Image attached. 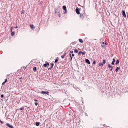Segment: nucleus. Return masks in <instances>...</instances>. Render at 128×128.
<instances>
[{
    "instance_id": "b1692460",
    "label": "nucleus",
    "mask_w": 128,
    "mask_h": 128,
    "mask_svg": "<svg viewBox=\"0 0 128 128\" xmlns=\"http://www.w3.org/2000/svg\"><path fill=\"white\" fill-rule=\"evenodd\" d=\"M58 62V59H56V60H55L54 62L56 63V62Z\"/></svg>"
},
{
    "instance_id": "0eeeda50",
    "label": "nucleus",
    "mask_w": 128,
    "mask_h": 128,
    "mask_svg": "<svg viewBox=\"0 0 128 128\" xmlns=\"http://www.w3.org/2000/svg\"><path fill=\"white\" fill-rule=\"evenodd\" d=\"M6 126H8V128H14V126L10 125V124H8V123H7V124H6Z\"/></svg>"
},
{
    "instance_id": "72a5a7b5",
    "label": "nucleus",
    "mask_w": 128,
    "mask_h": 128,
    "mask_svg": "<svg viewBox=\"0 0 128 128\" xmlns=\"http://www.w3.org/2000/svg\"><path fill=\"white\" fill-rule=\"evenodd\" d=\"M63 56H66V53H64V54H63Z\"/></svg>"
},
{
    "instance_id": "c03bdc74",
    "label": "nucleus",
    "mask_w": 128,
    "mask_h": 128,
    "mask_svg": "<svg viewBox=\"0 0 128 128\" xmlns=\"http://www.w3.org/2000/svg\"><path fill=\"white\" fill-rule=\"evenodd\" d=\"M15 28H18V26H16V27H15Z\"/></svg>"
},
{
    "instance_id": "dca6fc26",
    "label": "nucleus",
    "mask_w": 128,
    "mask_h": 128,
    "mask_svg": "<svg viewBox=\"0 0 128 128\" xmlns=\"http://www.w3.org/2000/svg\"><path fill=\"white\" fill-rule=\"evenodd\" d=\"M33 70L34 72H36V67H34L33 68Z\"/></svg>"
},
{
    "instance_id": "f03ea898",
    "label": "nucleus",
    "mask_w": 128,
    "mask_h": 128,
    "mask_svg": "<svg viewBox=\"0 0 128 128\" xmlns=\"http://www.w3.org/2000/svg\"><path fill=\"white\" fill-rule=\"evenodd\" d=\"M41 94H42L48 95V94H50V92H48V91H42L41 92Z\"/></svg>"
},
{
    "instance_id": "58836bf2",
    "label": "nucleus",
    "mask_w": 128,
    "mask_h": 128,
    "mask_svg": "<svg viewBox=\"0 0 128 128\" xmlns=\"http://www.w3.org/2000/svg\"><path fill=\"white\" fill-rule=\"evenodd\" d=\"M105 44H106V46H108V42H106V43H105Z\"/></svg>"
},
{
    "instance_id": "5701e85b",
    "label": "nucleus",
    "mask_w": 128,
    "mask_h": 128,
    "mask_svg": "<svg viewBox=\"0 0 128 128\" xmlns=\"http://www.w3.org/2000/svg\"><path fill=\"white\" fill-rule=\"evenodd\" d=\"M108 68H112V66H110V64H108Z\"/></svg>"
},
{
    "instance_id": "a19ab883",
    "label": "nucleus",
    "mask_w": 128,
    "mask_h": 128,
    "mask_svg": "<svg viewBox=\"0 0 128 128\" xmlns=\"http://www.w3.org/2000/svg\"><path fill=\"white\" fill-rule=\"evenodd\" d=\"M102 44H104V42H102Z\"/></svg>"
},
{
    "instance_id": "1a4fd4ad",
    "label": "nucleus",
    "mask_w": 128,
    "mask_h": 128,
    "mask_svg": "<svg viewBox=\"0 0 128 128\" xmlns=\"http://www.w3.org/2000/svg\"><path fill=\"white\" fill-rule=\"evenodd\" d=\"M50 64L51 66V68H48V70H52V68L54 67V63H51Z\"/></svg>"
},
{
    "instance_id": "c756f323",
    "label": "nucleus",
    "mask_w": 128,
    "mask_h": 128,
    "mask_svg": "<svg viewBox=\"0 0 128 128\" xmlns=\"http://www.w3.org/2000/svg\"><path fill=\"white\" fill-rule=\"evenodd\" d=\"M34 104H35V106H38V102H35V103H34Z\"/></svg>"
},
{
    "instance_id": "ea45409f",
    "label": "nucleus",
    "mask_w": 128,
    "mask_h": 128,
    "mask_svg": "<svg viewBox=\"0 0 128 128\" xmlns=\"http://www.w3.org/2000/svg\"><path fill=\"white\" fill-rule=\"evenodd\" d=\"M1 122V124H4V122L2 120H1V122Z\"/></svg>"
},
{
    "instance_id": "a211bd4d",
    "label": "nucleus",
    "mask_w": 128,
    "mask_h": 128,
    "mask_svg": "<svg viewBox=\"0 0 128 128\" xmlns=\"http://www.w3.org/2000/svg\"><path fill=\"white\" fill-rule=\"evenodd\" d=\"M74 52H76V54H78V50L77 49H76L74 50Z\"/></svg>"
},
{
    "instance_id": "39448f33",
    "label": "nucleus",
    "mask_w": 128,
    "mask_h": 128,
    "mask_svg": "<svg viewBox=\"0 0 128 128\" xmlns=\"http://www.w3.org/2000/svg\"><path fill=\"white\" fill-rule=\"evenodd\" d=\"M122 14L124 18H126V12L124 10H122Z\"/></svg>"
},
{
    "instance_id": "603ef678",
    "label": "nucleus",
    "mask_w": 128,
    "mask_h": 128,
    "mask_svg": "<svg viewBox=\"0 0 128 128\" xmlns=\"http://www.w3.org/2000/svg\"><path fill=\"white\" fill-rule=\"evenodd\" d=\"M0 122H2V120H0Z\"/></svg>"
},
{
    "instance_id": "a878e982",
    "label": "nucleus",
    "mask_w": 128,
    "mask_h": 128,
    "mask_svg": "<svg viewBox=\"0 0 128 128\" xmlns=\"http://www.w3.org/2000/svg\"><path fill=\"white\" fill-rule=\"evenodd\" d=\"M62 58H64V55H62L61 56Z\"/></svg>"
},
{
    "instance_id": "6e6552de",
    "label": "nucleus",
    "mask_w": 128,
    "mask_h": 128,
    "mask_svg": "<svg viewBox=\"0 0 128 128\" xmlns=\"http://www.w3.org/2000/svg\"><path fill=\"white\" fill-rule=\"evenodd\" d=\"M86 64H90V60H88V59L86 60Z\"/></svg>"
},
{
    "instance_id": "37998d69",
    "label": "nucleus",
    "mask_w": 128,
    "mask_h": 128,
    "mask_svg": "<svg viewBox=\"0 0 128 128\" xmlns=\"http://www.w3.org/2000/svg\"><path fill=\"white\" fill-rule=\"evenodd\" d=\"M110 68H112H112H114V67L112 66V67H110Z\"/></svg>"
},
{
    "instance_id": "473e14b6",
    "label": "nucleus",
    "mask_w": 128,
    "mask_h": 128,
    "mask_svg": "<svg viewBox=\"0 0 128 128\" xmlns=\"http://www.w3.org/2000/svg\"><path fill=\"white\" fill-rule=\"evenodd\" d=\"M6 82H4L2 83V85L4 86V84H6Z\"/></svg>"
},
{
    "instance_id": "f704fd0d",
    "label": "nucleus",
    "mask_w": 128,
    "mask_h": 128,
    "mask_svg": "<svg viewBox=\"0 0 128 128\" xmlns=\"http://www.w3.org/2000/svg\"><path fill=\"white\" fill-rule=\"evenodd\" d=\"M104 46H104V45H101V47H102V48H104Z\"/></svg>"
},
{
    "instance_id": "7c9ffc66",
    "label": "nucleus",
    "mask_w": 128,
    "mask_h": 128,
    "mask_svg": "<svg viewBox=\"0 0 128 128\" xmlns=\"http://www.w3.org/2000/svg\"><path fill=\"white\" fill-rule=\"evenodd\" d=\"M72 56V57L74 56V53H72V54H71V56Z\"/></svg>"
},
{
    "instance_id": "4c0bfd02",
    "label": "nucleus",
    "mask_w": 128,
    "mask_h": 128,
    "mask_svg": "<svg viewBox=\"0 0 128 128\" xmlns=\"http://www.w3.org/2000/svg\"><path fill=\"white\" fill-rule=\"evenodd\" d=\"M1 98H4V94H2L1 95Z\"/></svg>"
},
{
    "instance_id": "de8ad7c7",
    "label": "nucleus",
    "mask_w": 128,
    "mask_h": 128,
    "mask_svg": "<svg viewBox=\"0 0 128 128\" xmlns=\"http://www.w3.org/2000/svg\"><path fill=\"white\" fill-rule=\"evenodd\" d=\"M20 82H22V80H20Z\"/></svg>"
},
{
    "instance_id": "393cba45",
    "label": "nucleus",
    "mask_w": 128,
    "mask_h": 128,
    "mask_svg": "<svg viewBox=\"0 0 128 128\" xmlns=\"http://www.w3.org/2000/svg\"><path fill=\"white\" fill-rule=\"evenodd\" d=\"M20 110H24V108H20Z\"/></svg>"
},
{
    "instance_id": "e433bc0d",
    "label": "nucleus",
    "mask_w": 128,
    "mask_h": 128,
    "mask_svg": "<svg viewBox=\"0 0 128 128\" xmlns=\"http://www.w3.org/2000/svg\"><path fill=\"white\" fill-rule=\"evenodd\" d=\"M34 102H38V100H36V99H34Z\"/></svg>"
},
{
    "instance_id": "09e8293b",
    "label": "nucleus",
    "mask_w": 128,
    "mask_h": 128,
    "mask_svg": "<svg viewBox=\"0 0 128 128\" xmlns=\"http://www.w3.org/2000/svg\"><path fill=\"white\" fill-rule=\"evenodd\" d=\"M20 78V80L21 79V78Z\"/></svg>"
},
{
    "instance_id": "cd10ccee",
    "label": "nucleus",
    "mask_w": 128,
    "mask_h": 128,
    "mask_svg": "<svg viewBox=\"0 0 128 128\" xmlns=\"http://www.w3.org/2000/svg\"><path fill=\"white\" fill-rule=\"evenodd\" d=\"M59 18H60V13L58 12V15Z\"/></svg>"
},
{
    "instance_id": "4468645a",
    "label": "nucleus",
    "mask_w": 128,
    "mask_h": 128,
    "mask_svg": "<svg viewBox=\"0 0 128 128\" xmlns=\"http://www.w3.org/2000/svg\"><path fill=\"white\" fill-rule=\"evenodd\" d=\"M63 10H64L65 12H66V6H63Z\"/></svg>"
},
{
    "instance_id": "aec40b11",
    "label": "nucleus",
    "mask_w": 128,
    "mask_h": 128,
    "mask_svg": "<svg viewBox=\"0 0 128 128\" xmlns=\"http://www.w3.org/2000/svg\"><path fill=\"white\" fill-rule=\"evenodd\" d=\"M56 12H60V10H58V8H56L55 10V14H56Z\"/></svg>"
},
{
    "instance_id": "9d476101",
    "label": "nucleus",
    "mask_w": 128,
    "mask_h": 128,
    "mask_svg": "<svg viewBox=\"0 0 128 128\" xmlns=\"http://www.w3.org/2000/svg\"><path fill=\"white\" fill-rule=\"evenodd\" d=\"M114 62H116V59L114 58L112 60V64H114Z\"/></svg>"
},
{
    "instance_id": "2f4dec72",
    "label": "nucleus",
    "mask_w": 128,
    "mask_h": 128,
    "mask_svg": "<svg viewBox=\"0 0 128 128\" xmlns=\"http://www.w3.org/2000/svg\"><path fill=\"white\" fill-rule=\"evenodd\" d=\"M93 64H96V60H94V61L93 62Z\"/></svg>"
},
{
    "instance_id": "79ce46f5",
    "label": "nucleus",
    "mask_w": 128,
    "mask_h": 128,
    "mask_svg": "<svg viewBox=\"0 0 128 128\" xmlns=\"http://www.w3.org/2000/svg\"><path fill=\"white\" fill-rule=\"evenodd\" d=\"M112 68H111V69L110 70V72H112Z\"/></svg>"
},
{
    "instance_id": "f257e3e1",
    "label": "nucleus",
    "mask_w": 128,
    "mask_h": 128,
    "mask_svg": "<svg viewBox=\"0 0 128 128\" xmlns=\"http://www.w3.org/2000/svg\"><path fill=\"white\" fill-rule=\"evenodd\" d=\"M104 64H106V60H103V62L98 63L99 66H102Z\"/></svg>"
},
{
    "instance_id": "bb28decb",
    "label": "nucleus",
    "mask_w": 128,
    "mask_h": 128,
    "mask_svg": "<svg viewBox=\"0 0 128 128\" xmlns=\"http://www.w3.org/2000/svg\"><path fill=\"white\" fill-rule=\"evenodd\" d=\"M82 54L84 55L86 54V52H82Z\"/></svg>"
},
{
    "instance_id": "2eb2a0df",
    "label": "nucleus",
    "mask_w": 128,
    "mask_h": 128,
    "mask_svg": "<svg viewBox=\"0 0 128 128\" xmlns=\"http://www.w3.org/2000/svg\"><path fill=\"white\" fill-rule=\"evenodd\" d=\"M120 64V60H117L116 61V64Z\"/></svg>"
},
{
    "instance_id": "c85d7f7f",
    "label": "nucleus",
    "mask_w": 128,
    "mask_h": 128,
    "mask_svg": "<svg viewBox=\"0 0 128 128\" xmlns=\"http://www.w3.org/2000/svg\"><path fill=\"white\" fill-rule=\"evenodd\" d=\"M12 26L11 28H10V32H12Z\"/></svg>"
},
{
    "instance_id": "9b49d317",
    "label": "nucleus",
    "mask_w": 128,
    "mask_h": 128,
    "mask_svg": "<svg viewBox=\"0 0 128 128\" xmlns=\"http://www.w3.org/2000/svg\"><path fill=\"white\" fill-rule=\"evenodd\" d=\"M120 68L119 67H116V69L115 70V72H118V70H120Z\"/></svg>"
},
{
    "instance_id": "6ab92c4d",
    "label": "nucleus",
    "mask_w": 128,
    "mask_h": 128,
    "mask_svg": "<svg viewBox=\"0 0 128 128\" xmlns=\"http://www.w3.org/2000/svg\"><path fill=\"white\" fill-rule=\"evenodd\" d=\"M80 18H84V14H80Z\"/></svg>"
},
{
    "instance_id": "49530a36",
    "label": "nucleus",
    "mask_w": 128,
    "mask_h": 128,
    "mask_svg": "<svg viewBox=\"0 0 128 128\" xmlns=\"http://www.w3.org/2000/svg\"><path fill=\"white\" fill-rule=\"evenodd\" d=\"M107 128H110V126H107Z\"/></svg>"
},
{
    "instance_id": "423d86ee",
    "label": "nucleus",
    "mask_w": 128,
    "mask_h": 128,
    "mask_svg": "<svg viewBox=\"0 0 128 128\" xmlns=\"http://www.w3.org/2000/svg\"><path fill=\"white\" fill-rule=\"evenodd\" d=\"M76 12L77 14H80V9L78 8H76Z\"/></svg>"
},
{
    "instance_id": "3c124183",
    "label": "nucleus",
    "mask_w": 128,
    "mask_h": 128,
    "mask_svg": "<svg viewBox=\"0 0 128 128\" xmlns=\"http://www.w3.org/2000/svg\"><path fill=\"white\" fill-rule=\"evenodd\" d=\"M22 14H24V12H22Z\"/></svg>"
},
{
    "instance_id": "c9c22d12",
    "label": "nucleus",
    "mask_w": 128,
    "mask_h": 128,
    "mask_svg": "<svg viewBox=\"0 0 128 128\" xmlns=\"http://www.w3.org/2000/svg\"><path fill=\"white\" fill-rule=\"evenodd\" d=\"M8 82V79H5L4 82Z\"/></svg>"
},
{
    "instance_id": "412c9836",
    "label": "nucleus",
    "mask_w": 128,
    "mask_h": 128,
    "mask_svg": "<svg viewBox=\"0 0 128 128\" xmlns=\"http://www.w3.org/2000/svg\"><path fill=\"white\" fill-rule=\"evenodd\" d=\"M30 28H34V24H30Z\"/></svg>"
},
{
    "instance_id": "ddd939ff",
    "label": "nucleus",
    "mask_w": 128,
    "mask_h": 128,
    "mask_svg": "<svg viewBox=\"0 0 128 128\" xmlns=\"http://www.w3.org/2000/svg\"><path fill=\"white\" fill-rule=\"evenodd\" d=\"M78 40H79L81 44H82V42H83L82 39L79 38Z\"/></svg>"
},
{
    "instance_id": "f8f14e48",
    "label": "nucleus",
    "mask_w": 128,
    "mask_h": 128,
    "mask_svg": "<svg viewBox=\"0 0 128 128\" xmlns=\"http://www.w3.org/2000/svg\"><path fill=\"white\" fill-rule=\"evenodd\" d=\"M40 122H36V126H40Z\"/></svg>"
},
{
    "instance_id": "7ed1b4c3",
    "label": "nucleus",
    "mask_w": 128,
    "mask_h": 128,
    "mask_svg": "<svg viewBox=\"0 0 128 128\" xmlns=\"http://www.w3.org/2000/svg\"><path fill=\"white\" fill-rule=\"evenodd\" d=\"M74 54V51H70V62H72V54Z\"/></svg>"
},
{
    "instance_id": "f3484780",
    "label": "nucleus",
    "mask_w": 128,
    "mask_h": 128,
    "mask_svg": "<svg viewBox=\"0 0 128 128\" xmlns=\"http://www.w3.org/2000/svg\"><path fill=\"white\" fill-rule=\"evenodd\" d=\"M11 36H14V32H11Z\"/></svg>"
},
{
    "instance_id": "8fccbe9b",
    "label": "nucleus",
    "mask_w": 128,
    "mask_h": 128,
    "mask_svg": "<svg viewBox=\"0 0 128 128\" xmlns=\"http://www.w3.org/2000/svg\"><path fill=\"white\" fill-rule=\"evenodd\" d=\"M26 68H25L24 70H26Z\"/></svg>"
},
{
    "instance_id": "20e7f679",
    "label": "nucleus",
    "mask_w": 128,
    "mask_h": 128,
    "mask_svg": "<svg viewBox=\"0 0 128 128\" xmlns=\"http://www.w3.org/2000/svg\"><path fill=\"white\" fill-rule=\"evenodd\" d=\"M50 66V63L48 62H46V64H43V66L44 68H46V66Z\"/></svg>"
},
{
    "instance_id": "a18cd8bd",
    "label": "nucleus",
    "mask_w": 128,
    "mask_h": 128,
    "mask_svg": "<svg viewBox=\"0 0 128 128\" xmlns=\"http://www.w3.org/2000/svg\"><path fill=\"white\" fill-rule=\"evenodd\" d=\"M104 126H103L102 127H101L102 128H104Z\"/></svg>"
},
{
    "instance_id": "4be33fe9",
    "label": "nucleus",
    "mask_w": 128,
    "mask_h": 128,
    "mask_svg": "<svg viewBox=\"0 0 128 128\" xmlns=\"http://www.w3.org/2000/svg\"><path fill=\"white\" fill-rule=\"evenodd\" d=\"M82 51L79 52L78 53V56H80V54H82Z\"/></svg>"
}]
</instances>
